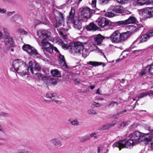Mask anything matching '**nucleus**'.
Masks as SVG:
<instances>
[{
  "mask_svg": "<svg viewBox=\"0 0 153 153\" xmlns=\"http://www.w3.org/2000/svg\"><path fill=\"white\" fill-rule=\"evenodd\" d=\"M75 10L74 8L72 7L69 13L68 20L71 23L72 22L73 27L75 29L80 30L82 28V24L81 21L77 18L74 19Z\"/></svg>",
  "mask_w": 153,
  "mask_h": 153,
  "instance_id": "nucleus-1",
  "label": "nucleus"
},
{
  "mask_svg": "<svg viewBox=\"0 0 153 153\" xmlns=\"http://www.w3.org/2000/svg\"><path fill=\"white\" fill-rule=\"evenodd\" d=\"M23 65L24 67L22 68V70H21L20 69H19V72H18V73H20L21 75L22 76H24L27 74L29 72V68L28 65L26 64H23Z\"/></svg>",
  "mask_w": 153,
  "mask_h": 153,
  "instance_id": "nucleus-16",
  "label": "nucleus"
},
{
  "mask_svg": "<svg viewBox=\"0 0 153 153\" xmlns=\"http://www.w3.org/2000/svg\"><path fill=\"white\" fill-rule=\"evenodd\" d=\"M105 15L108 17H112L114 16L115 14L111 12H108L105 13Z\"/></svg>",
  "mask_w": 153,
  "mask_h": 153,
  "instance_id": "nucleus-36",
  "label": "nucleus"
},
{
  "mask_svg": "<svg viewBox=\"0 0 153 153\" xmlns=\"http://www.w3.org/2000/svg\"><path fill=\"white\" fill-rule=\"evenodd\" d=\"M0 115L1 116L4 117H8L9 115L8 114L3 112H2L0 114Z\"/></svg>",
  "mask_w": 153,
  "mask_h": 153,
  "instance_id": "nucleus-51",
  "label": "nucleus"
},
{
  "mask_svg": "<svg viewBox=\"0 0 153 153\" xmlns=\"http://www.w3.org/2000/svg\"><path fill=\"white\" fill-rule=\"evenodd\" d=\"M149 94L147 93H143L141 94H138V97L139 99L142 98L144 97H145Z\"/></svg>",
  "mask_w": 153,
  "mask_h": 153,
  "instance_id": "nucleus-37",
  "label": "nucleus"
},
{
  "mask_svg": "<svg viewBox=\"0 0 153 153\" xmlns=\"http://www.w3.org/2000/svg\"><path fill=\"white\" fill-rule=\"evenodd\" d=\"M97 0H93L92 1L91 5L93 7H96Z\"/></svg>",
  "mask_w": 153,
  "mask_h": 153,
  "instance_id": "nucleus-48",
  "label": "nucleus"
},
{
  "mask_svg": "<svg viewBox=\"0 0 153 153\" xmlns=\"http://www.w3.org/2000/svg\"><path fill=\"white\" fill-rule=\"evenodd\" d=\"M137 127V126L136 124H133L132 125H131L129 127V128L130 130H134L135 129V128Z\"/></svg>",
  "mask_w": 153,
  "mask_h": 153,
  "instance_id": "nucleus-46",
  "label": "nucleus"
},
{
  "mask_svg": "<svg viewBox=\"0 0 153 153\" xmlns=\"http://www.w3.org/2000/svg\"><path fill=\"white\" fill-rule=\"evenodd\" d=\"M33 63L32 61H30L29 63V66H28V68L30 69V71L32 74H34L33 67Z\"/></svg>",
  "mask_w": 153,
  "mask_h": 153,
  "instance_id": "nucleus-35",
  "label": "nucleus"
},
{
  "mask_svg": "<svg viewBox=\"0 0 153 153\" xmlns=\"http://www.w3.org/2000/svg\"><path fill=\"white\" fill-rule=\"evenodd\" d=\"M134 143V141L131 138L127 141L126 140V143H125L126 148L131 149L133 147Z\"/></svg>",
  "mask_w": 153,
  "mask_h": 153,
  "instance_id": "nucleus-23",
  "label": "nucleus"
},
{
  "mask_svg": "<svg viewBox=\"0 0 153 153\" xmlns=\"http://www.w3.org/2000/svg\"><path fill=\"white\" fill-rule=\"evenodd\" d=\"M71 123L72 125L74 126H77L79 125V123L77 120H73L71 121Z\"/></svg>",
  "mask_w": 153,
  "mask_h": 153,
  "instance_id": "nucleus-43",
  "label": "nucleus"
},
{
  "mask_svg": "<svg viewBox=\"0 0 153 153\" xmlns=\"http://www.w3.org/2000/svg\"><path fill=\"white\" fill-rule=\"evenodd\" d=\"M84 49V45L82 43L79 42H76L72 44L70 49V51L73 54L81 53V52H83Z\"/></svg>",
  "mask_w": 153,
  "mask_h": 153,
  "instance_id": "nucleus-3",
  "label": "nucleus"
},
{
  "mask_svg": "<svg viewBox=\"0 0 153 153\" xmlns=\"http://www.w3.org/2000/svg\"><path fill=\"white\" fill-rule=\"evenodd\" d=\"M42 49L50 53L53 52V46L46 40H42L41 42Z\"/></svg>",
  "mask_w": 153,
  "mask_h": 153,
  "instance_id": "nucleus-6",
  "label": "nucleus"
},
{
  "mask_svg": "<svg viewBox=\"0 0 153 153\" xmlns=\"http://www.w3.org/2000/svg\"><path fill=\"white\" fill-rule=\"evenodd\" d=\"M23 64L21 60L17 59L13 62L12 65L15 71L18 72L19 69L21 70L22 68L24 67Z\"/></svg>",
  "mask_w": 153,
  "mask_h": 153,
  "instance_id": "nucleus-8",
  "label": "nucleus"
},
{
  "mask_svg": "<svg viewBox=\"0 0 153 153\" xmlns=\"http://www.w3.org/2000/svg\"><path fill=\"white\" fill-rule=\"evenodd\" d=\"M148 71L150 74L153 75V65H150L148 69Z\"/></svg>",
  "mask_w": 153,
  "mask_h": 153,
  "instance_id": "nucleus-40",
  "label": "nucleus"
},
{
  "mask_svg": "<svg viewBox=\"0 0 153 153\" xmlns=\"http://www.w3.org/2000/svg\"><path fill=\"white\" fill-rule=\"evenodd\" d=\"M100 147H98L97 148V152L98 153H100Z\"/></svg>",
  "mask_w": 153,
  "mask_h": 153,
  "instance_id": "nucleus-64",
  "label": "nucleus"
},
{
  "mask_svg": "<svg viewBox=\"0 0 153 153\" xmlns=\"http://www.w3.org/2000/svg\"><path fill=\"white\" fill-rule=\"evenodd\" d=\"M106 37H104L100 34L97 35L94 37V40L95 43L97 45H99L102 43L103 40Z\"/></svg>",
  "mask_w": 153,
  "mask_h": 153,
  "instance_id": "nucleus-14",
  "label": "nucleus"
},
{
  "mask_svg": "<svg viewBox=\"0 0 153 153\" xmlns=\"http://www.w3.org/2000/svg\"><path fill=\"white\" fill-rule=\"evenodd\" d=\"M96 93V94H101L100 93V88H99L97 90Z\"/></svg>",
  "mask_w": 153,
  "mask_h": 153,
  "instance_id": "nucleus-62",
  "label": "nucleus"
},
{
  "mask_svg": "<svg viewBox=\"0 0 153 153\" xmlns=\"http://www.w3.org/2000/svg\"><path fill=\"white\" fill-rule=\"evenodd\" d=\"M115 104H116L117 105H118V103L116 102H111L108 105V106L113 107L114 106Z\"/></svg>",
  "mask_w": 153,
  "mask_h": 153,
  "instance_id": "nucleus-44",
  "label": "nucleus"
},
{
  "mask_svg": "<svg viewBox=\"0 0 153 153\" xmlns=\"http://www.w3.org/2000/svg\"><path fill=\"white\" fill-rule=\"evenodd\" d=\"M125 143L126 140L124 139L115 143L113 145L114 147H118L120 150L122 148H126Z\"/></svg>",
  "mask_w": 153,
  "mask_h": 153,
  "instance_id": "nucleus-15",
  "label": "nucleus"
},
{
  "mask_svg": "<svg viewBox=\"0 0 153 153\" xmlns=\"http://www.w3.org/2000/svg\"><path fill=\"white\" fill-rule=\"evenodd\" d=\"M141 40L138 43H142L146 42L149 38L148 36L146 34L140 37Z\"/></svg>",
  "mask_w": 153,
  "mask_h": 153,
  "instance_id": "nucleus-28",
  "label": "nucleus"
},
{
  "mask_svg": "<svg viewBox=\"0 0 153 153\" xmlns=\"http://www.w3.org/2000/svg\"><path fill=\"white\" fill-rule=\"evenodd\" d=\"M148 138L150 139V140L149 141L147 142H148L150 144V146L152 148V149H153V137L151 138V137H149Z\"/></svg>",
  "mask_w": 153,
  "mask_h": 153,
  "instance_id": "nucleus-39",
  "label": "nucleus"
},
{
  "mask_svg": "<svg viewBox=\"0 0 153 153\" xmlns=\"http://www.w3.org/2000/svg\"><path fill=\"white\" fill-rule=\"evenodd\" d=\"M88 113L89 114H97V113L93 109H90L88 111Z\"/></svg>",
  "mask_w": 153,
  "mask_h": 153,
  "instance_id": "nucleus-42",
  "label": "nucleus"
},
{
  "mask_svg": "<svg viewBox=\"0 0 153 153\" xmlns=\"http://www.w3.org/2000/svg\"><path fill=\"white\" fill-rule=\"evenodd\" d=\"M79 139L81 143L84 142L87 140H89L90 139L89 136L88 135L79 137Z\"/></svg>",
  "mask_w": 153,
  "mask_h": 153,
  "instance_id": "nucleus-27",
  "label": "nucleus"
},
{
  "mask_svg": "<svg viewBox=\"0 0 153 153\" xmlns=\"http://www.w3.org/2000/svg\"><path fill=\"white\" fill-rule=\"evenodd\" d=\"M113 11L118 13H122L124 11L123 8L120 5H116L112 8Z\"/></svg>",
  "mask_w": 153,
  "mask_h": 153,
  "instance_id": "nucleus-19",
  "label": "nucleus"
},
{
  "mask_svg": "<svg viewBox=\"0 0 153 153\" xmlns=\"http://www.w3.org/2000/svg\"><path fill=\"white\" fill-rule=\"evenodd\" d=\"M62 46L63 48L68 49V45L67 44L65 43L64 42L62 43Z\"/></svg>",
  "mask_w": 153,
  "mask_h": 153,
  "instance_id": "nucleus-50",
  "label": "nucleus"
},
{
  "mask_svg": "<svg viewBox=\"0 0 153 153\" xmlns=\"http://www.w3.org/2000/svg\"><path fill=\"white\" fill-rule=\"evenodd\" d=\"M121 21H118L117 22H111L109 20V24L108 26L107 27H109L110 28L112 29L114 27L118 25H122L121 23Z\"/></svg>",
  "mask_w": 153,
  "mask_h": 153,
  "instance_id": "nucleus-24",
  "label": "nucleus"
},
{
  "mask_svg": "<svg viewBox=\"0 0 153 153\" xmlns=\"http://www.w3.org/2000/svg\"><path fill=\"white\" fill-rule=\"evenodd\" d=\"M142 16L144 19L150 18L153 16V9L148 8L142 10Z\"/></svg>",
  "mask_w": 153,
  "mask_h": 153,
  "instance_id": "nucleus-9",
  "label": "nucleus"
},
{
  "mask_svg": "<svg viewBox=\"0 0 153 153\" xmlns=\"http://www.w3.org/2000/svg\"><path fill=\"white\" fill-rule=\"evenodd\" d=\"M35 74L42 77V80L46 81V84L48 86L51 85H55L57 83L56 80L50 76H48L46 74L42 76V74H38L37 72Z\"/></svg>",
  "mask_w": 153,
  "mask_h": 153,
  "instance_id": "nucleus-4",
  "label": "nucleus"
},
{
  "mask_svg": "<svg viewBox=\"0 0 153 153\" xmlns=\"http://www.w3.org/2000/svg\"><path fill=\"white\" fill-rule=\"evenodd\" d=\"M5 38L4 42L7 45L12 47L14 46V43L12 38L9 35L6 36Z\"/></svg>",
  "mask_w": 153,
  "mask_h": 153,
  "instance_id": "nucleus-17",
  "label": "nucleus"
},
{
  "mask_svg": "<svg viewBox=\"0 0 153 153\" xmlns=\"http://www.w3.org/2000/svg\"><path fill=\"white\" fill-rule=\"evenodd\" d=\"M86 28L88 31L95 30L98 29V27L93 22L90 23L86 26Z\"/></svg>",
  "mask_w": 153,
  "mask_h": 153,
  "instance_id": "nucleus-21",
  "label": "nucleus"
},
{
  "mask_svg": "<svg viewBox=\"0 0 153 153\" xmlns=\"http://www.w3.org/2000/svg\"><path fill=\"white\" fill-rule=\"evenodd\" d=\"M59 16L60 17V18L59 19H60L61 20V21H63L64 19V16H63V15L61 13H59Z\"/></svg>",
  "mask_w": 153,
  "mask_h": 153,
  "instance_id": "nucleus-53",
  "label": "nucleus"
},
{
  "mask_svg": "<svg viewBox=\"0 0 153 153\" xmlns=\"http://www.w3.org/2000/svg\"><path fill=\"white\" fill-rule=\"evenodd\" d=\"M136 19L133 16H130L128 19L124 21H121L122 25H125L131 23H134L135 22Z\"/></svg>",
  "mask_w": 153,
  "mask_h": 153,
  "instance_id": "nucleus-18",
  "label": "nucleus"
},
{
  "mask_svg": "<svg viewBox=\"0 0 153 153\" xmlns=\"http://www.w3.org/2000/svg\"><path fill=\"white\" fill-rule=\"evenodd\" d=\"M137 4L140 5H143L146 4H149V1L147 0H137Z\"/></svg>",
  "mask_w": 153,
  "mask_h": 153,
  "instance_id": "nucleus-29",
  "label": "nucleus"
},
{
  "mask_svg": "<svg viewBox=\"0 0 153 153\" xmlns=\"http://www.w3.org/2000/svg\"><path fill=\"white\" fill-rule=\"evenodd\" d=\"M93 105L97 107H99L100 106V104L99 103L96 102H94Z\"/></svg>",
  "mask_w": 153,
  "mask_h": 153,
  "instance_id": "nucleus-55",
  "label": "nucleus"
},
{
  "mask_svg": "<svg viewBox=\"0 0 153 153\" xmlns=\"http://www.w3.org/2000/svg\"><path fill=\"white\" fill-rule=\"evenodd\" d=\"M125 126H124L123 124V123H122L120 124V128H123Z\"/></svg>",
  "mask_w": 153,
  "mask_h": 153,
  "instance_id": "nucleus-63",
  "label": "nucleus"
},
{
  "mask_svg": "<svg viewBox=\"0 0 153 153\" xmlns=\"http://www.w3.org/2000/svg\"><path fill=\"white\" fill-rule=\"evenodd\" d=\"M146 34L148 36V37L149 38L150 37L153 36V30H149Z\"/></svg>",
  "mask_w": 153,
  "mask_h": 153,
  "instance_id": "nucleus-38",
  "label": "nucleus"
},
{
  "mask_svg": "<svg viewBox=\"0 0 153 153\" xmlns=\"http://www.w3.org/2000/svg\"><path fill=\"white\" fill-rule=\"evenodd\" d=\"M88 87L91 90H93L95 88V85H90Z\"/></svg>",
  "mask_w": 153,
  "mask_h": 153,
  "instance_id": "nucleus-59",
  "label": "nucleus"
},
{
  "mask_svg": "<svg viewBox=\"0 0 153 153\" xmlns=\"http://www.w3.org/2000/svg\"><path fill=\"white\" fill-rule=\"evenodd\" d=\"M93 10H91L88 7L83 8L81 11V15L86 18H90L92 14Z\"/></svg>",
  "mask_w": 153,
  "mask_h": 153,
  "instance_id": "nucleus-11",
  "label": "nucleus"
},
{
  "mask_svg": "<svg viewBox=\"0 0 153 153\" xmlns=\"http://www.w3.org/2000/svg\"><path fill=\"white\" fill-rule=\"evenodd\" d=\"M56 93L52 94L50 92H48L46 94L47 98L51 99L53 97L56 96Z\"/></svg>",
  "mask_w": 153,
  "mask_h": 153,
  "instance_id": "nucleus-33",
  "label": "nucleus"
},
{
  "mask_svg": "<svg viewBox=\"0 0 153 153\" xmlns=\"http://www.w3.org/2000/svg\"><path fill=\"white\" fill-rule=\"evenodd\" d=\"M119 3L121 4H125L127 2L128 0H116Z\"/></svg>",
  "mask_w": 153,
  "mask_h": 153,
  "instance_id": "nucleus-45",
  "label": "nucleus"
},
{
  "mask_svg": "<svg viewBox=\"0 0 153 153\" xmlns=\"http://www.w3.org/2000/svg\"><path fill=\"white\" fill-rule=\"evenodd\" d=\"M96 133H91L90 134V136L91 137H94V138L95 139H97V136H94V135H95Z\"/></svg>",
  "mask_w": 153,
  "mask_h": 153,
  "instance_id": "nucleus-54",
  "label": "nucleus"
},
{
  "mask_svg": "<svg viewBox=\"0 0 153 153\" xmlns=\"http://www.w3.org/2000/svg\"><path fill=\"white\" fill-rule=\"evenodd\" d=\"M53 49H54V51L58 53L59 54V53H60L59 52V51L58 50L57 48L56 47H53Z\"/></svg>",
  "mask_w": 153,
  "mask_h": 153,
  "instance_id": "nucleus-58",
  "label": "nucleus"
},
{
  "mask_svg": "<svg viewBox=\"0 0 153 153\" xmlns=\"http://www.w3.org/2000/svg\"><path fill=\"white\" fill-rule=\"evenodd\" d=\"M109 20L104 17L100 19L98 22V25L101 28H104L108 26Z\"/></svg>",
  "mask_w": 153,
  "mask_h": 153,
  "instance_id": "nucleus-12",
  "label": "nucleus"
},
{
  "mask_svg": "<svg viewBox=\"0 0 153 153\" xmlns=\"http://www.w3.org/2000/svg\"><path fill=\"white\" fill-rule=\"evenodd\" d=\"M126 110L125 109L123 111H122L117 113V114L118 115H122L123 114L125 113L126 112Z\"/></svg>",
  "mask_w": 153,
  "mask_h": 153,
  "instance_id": "nucleus-49",
  "label": "nucleus"
},
{
  "mask_svg": "<svg viewBox=\"0 0 153 153\" xmlns=\"http://www.w3.org/2000/svg\"><path fill=\"white\" fill-rule=\"evenodd\" d=\"M130 122V121H128L127 122L123 121L122 123H123V124L124 126H126L129 124Z\"/></svg>",
  "mask_w": 153,
  "mask_h": 153,
  "instance_id": "nucleus-52",
  "label": "nucleus"
},
{
  "mask_svg": "<svg viewBox=\"0 0 153 153\" xmlns=\"http://www.w3.org/2000/svg\"><path fill=\"white\" fill-rule=\"evenodd\" d=\"M58 57L59 59V64L61 66L65 67V68H68V66L66 63L64 56L62 55L61 53H59Z\"/></svg>",
  "mask_w": 153,
  "mask_h": 153,
  "instance_id": "nucleus-13",
  "label": "nucleus"
},
{
  "mask_svg": "<svg viewBox=\"0 0 153 153\" xmlns=\"http://www.w3.org/2000/svg\"><path fill=\"white\" fill-rule=\"evenodd\" d=\"M22 49L24 51H26L30 56H36L39 55L37 51L34 48L29 44L23 45Z\"/></svg>",
  "mask_w": 153,
  "mask_h": 153,
  "instance_id": "nucleus-5",
  "label": "nucleus"
},
{
  "mask_svg": "<svg viewBox=\"0 0 153 153\" xmlns=\"http://www.w3.org/2000/svg\"><path fill=\"white\" fill-rule=\"evenodd\" d=\"M60 35H61L62 36V37L64 38V37H65V36H64V35L63 33L62 32L60 31L59 32Z\"/></svg>",
  "mask_w": 153,
  "mask_h": 153,
  "instance_id": "nucleus-60",
  "label": "nucleus"
},
{
  "mask_svg": "<svg viewBox=\"0 0 153 153\" xmlns=\"http://www.w3.org/2000/svg\"><path fill=\"white\" fill-rule=\"evenodd\" d=\"M88 64L94 66H97L101 65L102 63L96 62L89 61L88 62Z\"/></svg>",
  "mask_w": 153,
  "mask_h": 153,
  "instance_id": "nucleus-30",
  "label": "nucleus"
},
{
  "mask_svg": "<svg viewBox=\"0 0 153 153\" xmlns=\"http://www.w3.org/2000/svg\"><path fill=\"white\" fill-rule=\"evenodd\" d=\"M120 37V33L117 30L114 32L110 36L106 37V38L110 39L113 43H118L121 42Z\"/></svg>",
  "mask_w": 153,
  "mask_h": 153,
  "instance_id": "nucleus-7",
  "label": "nucleus"
},
{
  "mask_svg": "<svg viewBox=\"0 0 153 153\" xmlns=\"http://www.w3.org/2000/svg\"><path fill=\"white\" fill-rule=\"evenodd\" d=\"M56 23H53V26L55 28H56L60 26L62 22L61 20L60 19H59L58 21H57L56 19Z\"/></svg>",
  "mask_w": 153,
  "mask_h": 153,
  "instance_id": "nucleus-31",
  "label": "nucleus"
},
{
  "mask_svg": "<svg viewBox=\"0 0 153 153\" xmlns=\"http://www.w3.org/2000/svg\"><path fill=\"white\" fill-rule=\"evenodd\" d=\"M146 74V69H142L141 71L139 72V76H142Z\"/></svg>",
  "mask_w": 153,
  "mask_h": 153,
  "instance_id": "nucleus-41",
  "label": "nucleus"
},
{
  "mask_svg": "<svg viewBox=\"0 0 153 153\" xmlns=\"http://www.w3.org/2000/svg\"><path fill=\"white\" fill-rule=\"evenodd\" d=\"M6 10L4 9H2L0 8V12L2 13H5Z\"/></svg>",
  "mask_w": 153,
  "mask_h": 153,
  "instance_id": "nucleus-57",
  "label": "nucleus"
},
{
  "mask_svg": "<svg viewBox=\"0 0 153 153\" xmlns=\"http://www.w3.org/2000/svg\"><path fill=\"white\" fill-rule=\"evenodd\" d=\"M50 33L45 30H40L37 32V34L40 38H43L42 40H50Z\"/></svg>",
  "mask_w": 153,
  "mask_h": 153,
  "instance_id": "nucleus-10",
  "label": "nucleus"
},
{
  "mask_svg": "<svg viewBox=\"0 0 153 153\" xmlns=\"http://www.w3.org/2000/svg\"><path fill=\"white\" fill-rule=\"evenodd\" d=\"M115 124V123H107L100 127V129L101 130H108L114 126Z\"/></svg>",
  "mask_w": 153,
  "mask_h": 153,
  "instance_id": "nucleus-22",
  "label": "nucleus"
},
{
  "mask_svg": "<svg viewBox=\"0 0 153 153\" xmlns=\"http://www.w3.org/2000/svg\"><path fill=\"white\" fill-rule=\"evenodd\" d=\"M3 30L4 32V33L5 34V36H6L9 35V34L7 32V30L5 28L3 29Z\"/></svg>",
  "mask_w": 153,
  "mask_h": 153,
  "instance_id": "nucleus-56",
  "label": "nucleus"
},
{
  "mask_svg": "<svg viewBox=\"0 0 153 153\" xmlns=\"http://www.w3.org/2000/svg\"><path fill=\"white\" fill-rule=\"evenodd\" d=\"M33 69L35 71H40L41 69V67L40 65L37 62H35V66L33 67Z\"/></svg>",
  "mask_w": 153,
  "mask_h": 153,
  "instance_id": "nucleus-32",
  "label": "nucleus"
},
{
  "mask_svg": "<svg viewBox=\"0 0 153 153\" xmlns=\"http://www.w3.org/2000/svg\"><path fill=\"white\" fill-rule=\"evenodd\" d=\"M109 1L110 0H100L101 4L102 5L108 3Z\"/></svg>",
  "mask_w": 153,
  "mask_h": 153,
  "instance_id": "nucleus-47",
  "label": "nucleus"
},
{
  "mask_svg": "<svg viewBox=\"0 0 153 153\" xmlns=\"http://www.w3.org/2000/svg\"><path fill=\"white\" fill-rule=\"evenodd\" d=\"M17 31L20 35H24L27 34V32L26 31L21 28L18 29Z\"/></svg>",
  "mask_w": 153,
  "mask_h": 153,
  "instance_id": "nucleus-34",
  "label": "nucleus"
},
{
  "mask_svg": "<svg viewBox=\"0 0 153 153\" xmlns=\"http://www.w3.org/2000/svg\"><path fill=\"white\" fill-rule=\"evenodd\" d=\"M147 135V134L136 131L133 133L130 134L129 135V137L134 141L135 143L137 144L143 140L145 141H149L150 139L146 137V136Z\"/></svg>",
  "mask_w": 153,
  "mask_h": 153,
  "instance_id": "nucleus-2",
  "label": "nucleus"
},
{
  "mask_svg": "<svg viewBox=\"0 0 153 153\" xmlns=\"http://www.w3.org/2000/svg\"><path fill=\"white\" fill-rule=\"evenodd\" d=\"M51 141L53 144L56 147H60L62 145L61 141L56 138L53 139Z\"/></svg>",
  "mask_w": 153,
  "mask_h": 153,
  "instance_id": "nucleus-26",
  "label": "nucleus"
},
{
  "mask_svg": "<svg viewBox=\"0 0 153 153\" xmlns=\"http://www.w3.org/2000/svg\"><path fill=\"white\" fill-rule=\"evenodd\" d=\"M130 35L131 33L129 31H127L121 33H120V37L121 42L122 41H124L126 40Z\"/></svg>",
  "mask_w": 153,
  "mask_h": 153,
  "instance_id": "nucleus-20",
  "label": "nucleus"
},
{
  "mask_svg": "<svg viewBox=\"0 0 153 153\" xmlns=\"http://www.w3.org/2000/svg\"><path fill=\"white\" fill-rule=\"evenodd\" d=\"M53 100H54L55 102L58 104H60L61 103V102L60 101L55 100H53Z\"/></svg>",
  "mask_w": 153,
  "mask_h": 153,
  "instance_id": "nucleus-61",
  "label": "nucleus"
},
{
  "mask_svg": "<svg viewBox=\"0 0 153 153\" xmlns=\"http://www.w3.org/2000/svg\"><path fill=\"white\" fill-rule=\"evenodd\" d=\"M51 73L52 76L56 77H60L61 76L59 72L57 69L51 70Z\"/></svg>",
  "mask_w": 153,
  "mask_h": 153,
  "instance_id": "nucleus-25",
  "label": "nucleus"
}]
</instances>
